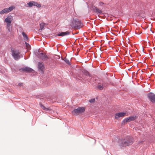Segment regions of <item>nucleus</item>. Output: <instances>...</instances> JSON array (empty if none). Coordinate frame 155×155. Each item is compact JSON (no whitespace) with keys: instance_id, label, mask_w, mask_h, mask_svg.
I'll return each mask as SVG.
<instances>
[{"instance_id":"5","label":"nucleus","mask_w":155,"mask_h":155,"mask_svg":"<svg viewBox=\"0 0 155 155\" xmlns=\"http://www.w3.org/2000/svg\"><path fill=\"white\" fill-rule=\"evenodd\" d=\"M137 118V116L130 117L126 118L122 121V124L124 125L127 122L134 120Z\"/></svg>"},{"instance_id":"18","label":"nucleus","mask_w":155,"mask_h":155,"mask_svg":"<svg viewBox=\"0 0 155 155\" xmlns=\"http://www.w3.org/2000/svg\"><path fill=\"white\" fill-rule=\"evenodd\" d=\"M83 73L86 76H90V73L87 71H84Z\"/></svg>"},{"instance_id":"23","label":"nucleus","mask_w":155,"mask_h":155,"mask_svg":"<svg viewBox=\"0 0 155 155\" xmlns=\"http://www.w3.org/2000/svg\"><path fill=\"white\" fill-rule=\"evenodd\" d=\"M95 99H93L89 100V102L90 103H92L95 102Z\"/></svg>"},{"instance_id":"11","label":"nucleus","mask_w":155,"mask_h":155,"mask_svg":"<svg viewBox=\"0 0 155 155\" xmlns=\"http://www.w3.org/2000/svg\"><path fill=\"white\" fill-rule=\"evenodd\" d=\"M126 114V113L125 112L117 113L115 114V118L116 119H118L120 117L125 116Z\"/></svg>"},{"instance_id":"20","label":"nucleus","mask_w":155,"mask_h":155,"mask_svg":"<svg viewBox=\"0 0 155 155\" xmlns=\"http://www.w3.org/2000/svg\"><path fill=\"white\" fill-rule=\"evenodd\" d=\"M97 88L100 90H102L103 89L104 87L103 86H101V85L98 84V85L97 86Z\"/></svg>"},{"instance_id":"13","label":"nucleus","mask_w":155,"mask_h":155,"mask_svg":"<svg viewBox=\"0 0 155 155\" xmlns=\"http://www.w3.org/2000/svg\"><path fill=\"white\" fill-rule=\"evenodd\" d=\"M38 57L42 59H46L48 58V57L45 54L42 53H39L38 55Z\"/></svg>"},{"instance_id":"6","label":"nucleus","mask_w":155,"mask_h":155,"mask_svg":"<svg viewBox=\"0 0 155 155\" xmlns=\"http://www.w3.org/2000/svg\"><path fill=\"white\" fill-rule=\"evenodd\" d=\"M15 8L14 6L12 5L9 8H5L0 12V14L1 15L7 13L12 11Z\"/></svg>"},{"instance_id":"14","label":"nucleus","mask_w":155,"mask_h":155,"mask_svg":"<svg viewBox=\"0 0 155 155\" xmlns=\"http://www.w3.org/2000/svg\"><path fill=\"white\" fill-rule=\"evenodd\" d=\"M93 10L94 12L97 14H101L102 13V11L101 10L95 7L93 8Z\"/></svg>"},{"instance_id":"27","label":"nucleus","mask_w":155,"mask_h":155,"mask_svg":"<svg viewBox=\"0 0 155 155\" xmlns=\"http://www.w3.org/2000/svg\"><path fill=\"white\" fill-rule=\"evenodd\" d=\"M148 28V27H146V28H145V29H146V28Z\"/></svg>"},{"instance_id":"15","label":"nucleus","mask_w":155,"mask_h":155,"mask_svg":"<svg viewBox=\"0 0 155 155\" xmlns=\"http://www.w3.org/2000/svg\"><path fill=\"white\" fill-rule=\"evenodd\" d=\"M70 34V32L68 31L65 32H62L58 34V36H63L67 35H68Z\"/></svg>"},{"instance_id":"9","label":"nucleus","mask_w":155,"mask_h":155,"mask_svg":"<svg viewBox=\"0 0 155 155\" xmlns=\"http://www.w3.org/2000/svg\"><path fill=\"white\" fill-rule=\"evenodd\" d=\"M29 7H31L33 6H36L38 8H40L41 7V5L40 4L34 1H31L27 3Z\"/></svg>"},{"instance_id":"16","label":"nucleus","mask_w":155,"mask_h":155,"mask_svg":"<svg viewBox=\"0 0 155 155\" xmlns=\"http://www.w3.org/2000/svg\"><path fill=\"white\" fill-rule=\"evenodd\" d=\"M22 34L24 37V39L26 41H28V38L27 35L24 32L22 33Z\"/></svg>"},{"instance_id":"3","label":"nucleus","mask_w":155,"mask_h":155,"mask_svg":"<svg viewBox=\"0 0 155 155\" xmlns=\"http://www.w3.org/2000/svg\"><path fill=\"white\" fill-rule=\"evenodd\" d=\"M85 109L83 107H78L77 109H74L72 111V114L74 115H77L81 114L85 111Z\"/></svg>"},{"instance_id":"7","label":"nucleus","mask_w":155,"mask_h":155,"mask_svg":"<svg viewBox=\"0 0 155 155\" xmlns=\"http://www.w3.org/2000/svg\"><path fill=\"white\" fill-rule=\"evenodd\" d=\"M12 56L15 60H17L20 58V52L18 51L13 50L12 51Z\"/></svg>"},{"instance_id":"25","label":"nucleus","mask_w":155,"mask_h":155,"mask_svg":"<svg viewBox=\"0 0 155 155\" xmlns=\"http://www.w3.org/2000/svg\"><path fill=\"white\" fill-rule=\"evenodd\" d=\"M22 83L19 84V85L20 86H21V85H22Z\"/></svg>"},{"instance_id":"10","label":"nucleus","mask_w":155,"mask_h":155,"mask_svg":"<svg viewBox=\"0 0 155 155\" xmlns=\"http://www.w3.org/2000/svg\"><path fill=\"white\" fill-rule=\"evenodd\" d=\"M20 71H22L24 72H32L34 71V70L29 67H25L23 68L20 69Z\"/></svg>"},{"instance_id":"12","label":"nucleus","mask_w":155,"mask_h":155,"mask_svg":"<svg viewBox=\"0 0 155 155\" xmlns=\"http://www.w3.org/2000/svg\"><path fill=\"white\" fill-rule=\"evenodd\" d=\"M38 68L39 70L41 71V73H43L44 71V64L43 63L39 62L38 63Z\"/></svg>"},{"instance_id":"8","label":"nucleus","mask_w":155,"mask_h":155,"mask_svg":"<svg viewBox=\"0 0 155 155\" xmlns=\"http://www.w3.org/2000/svg\"><path fill=\"white\" fill-rule=\"evenodd\" d=\"M147 97L151 102L155 103V94L152 93H149L147 94Z\"/></svg>"},{"instance_id":"2","label":"nucleus","mask_w":155,"mask_h":155,"mask_svg":"<svg viewBox=\"0 0 155 155\" xmlns=\"http://www.w3.org/2000/svg\"><path fill=\"white\" fill-rule=\"evenodd\" d=\"M82 23L81 21L77 18L73 19L71 25L72 27L77 29H80L82 27Z\"/></svg>"},{"instance_id":"22","label":"nucleus","mask_w":155,"mask_h":155,"mask_svg":"<svg viewBox=\"0 0 155 155\" xmlns=\"http://www.w3.org/2000/svg\"><path fill=\"white\" fill-rule=\"evenodd\" d=\"M64 61L66 62V63H67V64H70V62H69V60L67 59L66 58H65L64 59Z\"/></svg>"},{"instance_id":"17","label":"nucleus","mask_w":155,"mask_h":155,"mask_svg":"<svg viewBox=\"0 0 155 155\" xmlns=\"http://www.w3.org/2000/svg\"><path fill=\"white\" fill-rule=\"evenodd\" d=\"M40 29L39 30H42L44 28L45 26V24L44 23H41L40 24Z\"/></svg>"},{"instance_id":"4","label":"nucleus","mask_w":155,"mask_h":155,"mask_svg":"<svg viewBox=\"0 0 155 155\" xmlns=\"http://www.w3.org/2000/svg\"><path fill=\"white\" fill-rule=\"evenodd\" d=\"M13 20V18L11 16H8L5 19V21L6 23V28L9 32H11V29L10 28L11 21Z\"/></svg>"},{"instance_id":"19","label":"nucleus","mask_w":155,"mask_h":155,"mask_svg":"<svg viewBox=\"0 0 155 155\" xmlns=\"http://www.w3.org/2000/svg\"><path fill=\"white\" fill-rule=\"evenodd\" d=\"M41 106L42 109H43L44 110H49L50 109L49 108H46L45 107V106H44V105H43L42 104L41 105Z\"/></svg>"},{"instance_id":"21","label":"nucleus","mask_w":155,"mask_h":155,"mask_svg":"<svg viewBox=\"0 0 155 155\" xmlns=\"http://www.w3.org/2000/svg\"><path fill=\"white\" fill-rule=\"evenodd\" d=\"M25 44H26V46L27 49H29L30 48V45L27 43L25 42Z\"/></svg>"},{"instance_id":"1","label":"nucleus","mask_w":155,"mask_h":155,"mask_svg":"<svg viewBox=\"0 0 155 155\" xmlns=\"http://www.w3.org/2000/svg\"><path fill=\"white\" fill-rule=\"evenodd\" d=\"M134 142V138L129 136H126L123 138L119 143V146L121 147H125L131 145Z\"/></svg>"},{"instance_id":"24","label":"nucleus","mask_w":155,"mask_h":155,"mask_svg":"<svg viewBox=\"0 0 155 155\" xmlns=\"http://www.w3.org/2000/svg\"><path fill=\"white\" fill-rule=\"evenodd\" d=\"M104 4V3L102 2H100L99 3V5H102Z\"/></svg>"},{"instance_id":"26","label":"nucleus","mask_w":155,"mask_h":155,"mask_svg":"<svg viewBox=\"0 0 155 155\" xmlns=\"http://www.w3.org/2000/svg\"><path fill=\"white\" fill-rule=\"evenodd\" d=\"M148 28V27H146V28H145V29H146V28Z\"/></svg>"}]
</instances>
